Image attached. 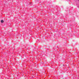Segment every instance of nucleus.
I'll return each instance as SVG.
<instances>
[{"label": "nucleus", "mask_w": 79, "mask_h": 79, "mask_svg": "<svg viewBox=\"0 0 79 79\" xmlns=\"http://www.w3.org/2000/svg\"><path fill=\"white\" fill-rule=\"evenodd\" d=\"M1 22L2 23H3L4 22V21H3V20H1Z\"/></svg>", "instance_id": "nucleus-1"}, {"label": "nucleus", "mask_w": 79, "mask_h": 79, "mask_svg": "<svg viewBox=\"0 0 79 79\" xmlns=\"http://www.w3.org/2000/svg\"><path fill=\"white\" fill-rule=\"evenodd\" d=\"M78 1H79V0H78Z\"/></svg>", "instance_id": "nucleus-2"}]
</instances>
